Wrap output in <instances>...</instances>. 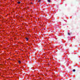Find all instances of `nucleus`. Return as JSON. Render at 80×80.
I'll return each mask as SVG.
<instances>
[{
  "label": "nucleus",
  "mask_w": 80,
  "mask_h": 80,
  "mask_svg": "<svg viewBox=\"0 0 80 80\" xmlns=\"http://www.w3.org/2000/svg\"><path fill=\"white\" fill-rule=\"evenodd\" d=\"M18 4H20V3L21 2H17Z\"/></svg>",
  "instance_id": "nucleus-1"
},
{
  "label": "nucleus",
  "mask_w": 80,
  "mask_h": 80,
  "mask_svg": "<svg viewBox=\"0 0 80 80\" xmlns=\"http://www.w3.org/2000/svg\"><path fill=\"white\" fill-rule=\"evenodd\" d=\"M25 38L26 39V41H28V38Z\"/></svg>",
  "instance_id": "nucleus-2"
},
{
  "label": "nucleus",
  "mask_w": 80,
  "mask_h": 80,
  "mask_svg": "<svg viewBox=\"0 0 80 80\" xmlns=\"http://www.w3.org/2000/svg\"><path fill=\"white\" fill-rule=\"evenodd\" d=\"M48 2L49 3H50V0H48Z\"/></svg>",
  "instance_id": "nucleus-3"
},
{
  "label": "nucleus",
  "mask_w": 80,
  "mask_h": 80,
  "mask_svg": "<svg viewBox=\"0 0 80 80\" xmlns=\"http://www.w3.org/2000/svg\"><path fill=\"white\" fill-rule=\"evenodd\" d=\"M18 63H21V61H18Z\"/></svg>",
  "instance_id": "nucleus-4"
},
{
  "label": "nucleus",
  "mask_w": 80,
  "mask_h": 80,
  "mask_svg": "<svg viewBox=\"0 0 80 80\" xmlns=\"http://www.w3.org/2000/svg\"><path fill=\"white\" fill-rule=\"evenodd\" d=\"M75 69H73V72H75Z\"/></svg>",
  "instance_id": "nucleus-5"
},
{
  "label": "nucleus",
  "mask_w": 80,
  "mask_h": 80,
  "mask_svg": "<svg viewBox=\"0 0 80 80\" xmlns=\"http://www.w3.org/2000/svg\"><path fill=\"white\" fill-rule=\"evenodd\" d=\"M68 35H70V33H68Z\"/></svg>",
  "instance_id": "nucleus-6"
},
{
  "label": "nucleus",
  "mask_w": 80,
  "mask_h": 80,
  "mask_svg": "<svg viewBox=\"0 0 80 80\" xmlns=\"http://www.w3.org/2000/svg\"><path fill=\"white\" fill-rule=\"evenodd\" d=\"M31 4H32V5H33V2H31Z\"/></svg>",
  "instance_id": "nucleus-7"
},
{
  "label": "nucleus",
  "mask_w": 80,
  "mask_h": 80,
  "mask_svg": "<svg viewBox=\"0 0 80 80\" xmlns=\"http://www.w3.org/2000/svg\"><path fill=\"white\" fill-rule=\"evenodd\" d=\"M38 2H40V0H38Z\"/></svg>",
  "instance_id": "nucleus-8"
}]
</instances>
